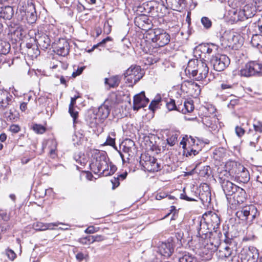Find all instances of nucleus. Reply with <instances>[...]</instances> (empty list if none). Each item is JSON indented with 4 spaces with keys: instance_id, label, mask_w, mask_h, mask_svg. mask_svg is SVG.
Returning <instances> with one entry per match:
<instances>
[{
    "instance_id": "1",
    "label": "nucleus",
    "mask_w": 262,
    "mask_h": 262,
    "mask_svg": "<svg viewBox=\"0 0 262 262\" xmlns=\"http://www.w3.org/2000/svg\"><path fill=\"white\" fill-rule=\"evenodd\" d=\"M186 70L198 81L204 80L209 72V68L204 59L190 60Z\"/></svg>"
},
{
    "instance_id": "2",
    "label": "nucleus",
    "mask_w": 262,
    "mask_h": 262,
    "mask_svg": "<svg viewBox=\"0 0 262 262\" xmlns=\"http://www.w3.org/2000/svg\"><path fill=\"white\" fill-rule=\"evenodd\" d=\"M146 39L156 43L159 47H163L167 45L170 40V35L164 29L155 28L148 30L145 35Z\"/></svg>"
},
{
    "instance_id": "3",
    "label": "nucleus",
    "mask_w": 262,
    "mask_h": 262,
    "mask_svg": "<svg viewBox=\"0 0 262 262\" xmlns=\"http://www.w3.org/2000/svg\"><path fill=\"white\" fill-rule=\"evenodd\" d=\"M108 161L105 152L98 151L95 154L90 164V169L94 173L102 176L101 172L109 168Z\"/></svg>"
},
{
    "instance_id": "4",
    "label": "nucleus",
    "mask_w": 262,
    "mask_h": 262,
    "mask_svg": "<svg viewBox=\"0 0 262 262\" xmlns=\"http://www.w3.org/2000/svg\"><path fill=\"white\" fill-rule=\"evenodd\" d=\"M259 215V212L253 205L246 206L236 212V216L239 220L245 221L251 225L254 220Z\"/></svg>"
},
{
    "instance_id": "5",
    "label": "nucleus",
    "mask_w": 262,
    "mask_h": 262,
    "mask_svg": "<svg viewBox=\"0 0 262 262\" xmlns=\"http://www.w3.org/2000/svg\"><path fill=\"white\" fill-rule=\"evenodd\" d=\"M241 76H262V63L257 61H250L247 63L240 70Z\"/></svg>"
},
{
    "instance_id": "6",
    "label": "nucleus",
    "mask_w": 262,
    "mask_h": 262,
    "mask_svg": "<svg viewBox=\"0 0 262 262\" xmlns=\"http://www.w3.org/2000/svg\"><path fill=\"white\" fill-rule=\"evenodd\" d=\"M202 220L208 226L209 229L214 231L215 235L221 234V231L219 230L220 219L217 214L212 211L205 213L203 214Z\"/></svg>"
},
{
    "instance_id": "7",
    "label": "nucleus",
    "mask_w": 262,
    "mask_h": 262,
    "mask_svg": "<svg viewBox=\"0 0 262 262\" xmlns=\"http://www.w3.org/2000/svg\"><path fill=\"white\" fill-rule=\"evenodd\" d=\"M143 74L140 66H131L124 73L126 82L129 86H133L143 77Z\"/></svg>"
},
{
    "instance_id": "8",
    "label": "nucleus",
    "mask_w": 262,
    "mask_h": 262,
    "mask_svg": "<svg viewBox=\"0 0 262 262\" xmlns=\"http://www.w3.org/2000/svg\"><path fill=\"white\" fill-rule=\"evenodd\" d=\"M117 95L115 93L111 95L104 103L102 104L99 108L96 114L97 116L102 121L105 119L108 116L111 108L115 104L117 103Z\"/></svg>"
},
{
    "instance_id": "9",
    "label": "nucleus",
    "mask_w": 262,
    "mask_h": 262,
    "mask_svg": "<svg viewBox=\"0 0 262 262\" xmlns=\"http://www.w3.org/2000/svg\"><path fill=\"white\" fill-rule=\"evenodd\" d=\"M229 58L224 54H217L212 56L210 59V63L213 69L216 71H224L230 64Z\"/></svg>"
},
{
    "instance_id": "10",
    "label": "nucleus",
    "mask_w": 262,
    "mask_h": 262,
    "mask_svg": "<svg viewBox=\"0 0 262 262\" xmlns=\"http://www.w3.org/2000/svg\"><path fill=\"white\" fill-rule=\"evenodd\" d=\"M256 13L255 7L252 5H246L238 13L234 12V21H244L254 16Z\"/></svg>"
},
{
    "instance_id": "11",
    "label": "nucleus",
    "mask_w": 262,
    "mask_h": 262,
    "mask_svg": "<svg viewBox=\"0 0 262 262\" xmlns=\"http://www.w3.org/2000/svg\"><path fill=\"white\" fill-rule=\"evenodd\" d=\"M140 164L148 171H158L160 169V165L157 162V160L153 157L141 156Z\"/></svg>"
},
{
    "instance_id": "12",
    "label": "nucleus",
    "mask_w": 262,
    "mask_h": 262,
    "mask_svg": "<svg viewBox=\"0 0 262 262\" xmlns=\"http://www.w3.org/2000/svg\"><path fill=\"white\" fill-rule=\"evenodd\" d=\"M258 250L255 248H249L241 252V262H257L258 258Z\"/></svg>"
},
{
    "instance_id": "13",
    "label": "nucleus",
    "mask_w": 262,
    "mask_h": 262,
    "mask_svg": "<svg viewBox=\"0 0 262 262\" xmlns=\"http://www.w3.org/2000/svg\"><path fill=\"white\" fill-rule=\"evenodd\" d=\"M197 236L204 239L219 237V235H215L214 231L209 229V227L205 223L203 222V220L200 221V227L198 229Z\"/></svg>"
},
{
    "instance_id": "14",
    "label": "nucleus",
    "mask_w": 262,
    "mask_h": 262,
    "mask_svg": "<svg viewBox=\"0 0 262 262\" xmlns=\"http://www.w3.org/2000/svg\"><path fill=\"white\" fill-rule=\"evenodd\" d=\"M221 45L223 48L233 47L234 45L241 44L239 42L241 37L239 35H235L233 33H230L228 35L224 34L222 37Z\"/></svg>"
},
{
    "instance_id": "15",
    "label": "nucleus",
    "mask_w": 262,
    "mask_h": 262,
    "mask_svg": "<svg viewBox=\"0 0 262 262\" xmlns=\"http://www.w3.org/2000/svg\"><path fill=\"white\" fill-rule=\"evenodd\" d=\"M219 179L222 189L224 191L227 200H228V196L233 195L235 191H236L237 190V186L230 181L223 179L222 177H220Z\"/></svg>"
},
{
    "instance_id": "16",
    "label": "nucleus",
    "mask_w": 262,
    "mask_h": 262,
    "mask_svg": "<svg viewBox=\"0 0 262 262\" xmlns=\"http://www.w3.org/2000/svg\"><path fill=\"white\" fill-rule=\"evenodd\" d=\"M12 96L6 90H0V108L4 111L7 107L13 105Z\"/></svg>"
},
{
    "instance_id": "17",
    "label": "nucleus",
    "mask_w": 262,
    "mask_h": 262,
    "mask_svg": "<svg viewBox=\"0 0 262 262\" xmlns=\"http://www.w3.org/2000/svg\"><path fill=\"white\" fill-rule=\"evenodd\" d=\"M149 102V99L146 97L144 92H141L134 97L133 109L135 111H138L142 107L146 106Z\"/></svg>"
},
{
    "instance_id": "18",
    "label": "nucleus",
    "mask_w": 262,
    "mask_h": 262,
    "mask_svg": "<svg viewBox=\"0 0 262 262\" xmlns=\"http://www.w3.org/2000/svg\"><path fill=\"white\" fill-rule=\"evenodd\" d=\"M174 251V245L172 242H162L158 246V252L165 257H170Z\"/></svg>"
},
{
    "instance_id": "19",
    "label": "nucleus",
    "mask_w": 262,
    "mask_h": 262,
    "mask_svg": "<svg viewBox=\"0 0 262 262\" xmlns=\"http://www.w3.org/2000/svg\"><path fill=\"white\" fill-rule=\"evenodd\" d=\"M233 242L232 239H226L225 242L229 246H221L220 249L217 251L216 255L219 258L224 259L228 258L231 256L232 250L230 246L231 245Z\"/></svg>"
},
{
    "instance_id": "20",
    "label": "nucleus",
    "mask_w": 262,
    "mask_h": 262,
    "mask_svg": "<svg viewBox=\"0 0 262 262\" xmlns=\"http://www.w3.org/2000/svg\"><path fill=\"white\" fill-rule=\"evenodd\" d=\"M199 199L202 204L206 205L211 202V192L208 184L204 183L199 193Z\"/></svg>"
},
{
    "instance_id": "21",
    "label": "nucleus",
    "mask_w": 262,
    "mask_h": 262,
    "mask_svg": "<svg viewBox=\"0 0 262 262\" xmlns=\"http://www.w3.org/2000/svg\"><path fill=\"white\" fill-rule=\"evenodd\" d=\"M150 21L145 15L136 17L135 24L139 28L143 30H146V32L152 29L150 28Z\"/></svg>"
},
{
    "instance_id": "22",
    "label": "nucleus",
    "mask_w": 262,
    "mask_h": 262,
    "mask_svg": "<svg viewBox=\"0 0 262 262\" xmlns=\"http://www.w3.org/2000/svg\"><path fill=\"white\" fill-rule=\"evenodd\" d=\"M18 10L21 15L34 12L36 9L34 4L32 2L28 1L27 3L25 2H20L18 6Z\"/></svg>"
},
{
    "instance_id": "23",
    "label": "nucleus",
    "mask_w": 262,
    "mask_h": 262,
    "mask_svg": "<svg viewBox=\"0 0 262 262\" xmlns=\"http://www.w3.org/2000/svg\"><path fill=\"white\" fill-rule=\"evenodd\" d=\"M60 224H63L60 222L43 223L37 222L33 224V228L38 231H43L47 229L52 230L54 229V227H57Z\"/></svg>"
},
{
    "instance_id": "24",
    "label": "nucleus",
    "mask_w": 262,
    "mask_h": 262,
    "mask_svg": "<svg viewBox=\"0 0 262 262\" xmlns=\"http://www.w3.org/2000/svg\"><path fill=\"white\" fill-rule=\"evenodd\" d=\"M188 87L189 93L192 97H197L201 93V89L200 86L193 81H188L186 83Z\"/></svg>"
},
{
    "instance_id": "25",
    "label": "nucleus",
    "mask_w": 262,
    "mask_h": 262,
    "mask_svg": "<svg viewBox=\"0 0 262 262\" xmlns=\"http://www.w3.org/2000/svg\"><path fill=\"white\" fill-rule=\"evenodd\" d=\"M168 6L171 9L181 12L185 7V0H166Z\"/></svg>"
},
{
    "instance_id": "26",
    "label": "nucleus",
    "mask_w": 262,
    "mask_h": 262,
    "mask_svg": "<svg viewBox=\"0 0 262 262\" xmlns=\"http://www.w3.org/2000/svg\"><path fill=\"white\" fill-rule=\"evenodd\" d=\"M14 15V10L11 6H7L0 8V17L10 20Z\"/></svg>"
},
{
    "instance_id": "27",
    "label": "nucleus",
    "mask_w": 262,
    "mask_h": 262,
    "mask_svg": "<svg viewBox=\"0 0 262 262\" xmlns=\"http://www.w3.org/2000/svg\"><path fill=\"white\" fill-rule=\"evenodd\" d=\"M61 42L56 47V52L57 54L65 56L69 53V44L67 41L64 39L61 40Z\"/></svg>"
},
{
    "instance_id": "28",
    "label": "nucleus",
    "mask_w": 262,
    "mask_h": 262,
    "mask_svg": "<svg viewBox=\"0 0 262 262\" xmlns=\"http://www.w3.org/2000/svg\"><path fill=\"white\" fill-rule=\"evenodd\" d=\"M6 109L8 110L5 111L3 113L4 117H5L7 120H14L18 118V113L13 106L7 107Z\"/></svg>"
},
{
    "instance_id": "29",
    "label": "nucleus",
    "mask_w": 262,
    "mask_h": 262,
    "mask_svg": "<svg viewBox=\"0 0 262 262\" xmlns=\"http://www.w3.org/2000/svg\"><path fill=\"white\" fill-rule=\"evenodd\" d=\"M233 198L238 203H243L246 199V193L244 189L237 186L236 191L233 194Z\"/></svg>"
},
{
    "instance_id": "30",
    "label": "nucleus",
    "mask_w": 262,
    "mask_h": 262,
    "mask_svg": "<svg viewBox=\"0 0 262 262\" xmlns=\"http://www.w3.org/2000/svg\"><path fill=\"white\" fill-rule=\"evenodd\" d=\"M37 43L41 49L46 50L50 46V39L46 35H43L37 39Z\"/></svg>"
},
{
    "instance_id": "31",
    "label": "nucleus",
    "mask_w": 262,
    "mask_h": 262,
    "mask_svg": "<svg viewBox=\"0 0 262 262\" xmlns=\"http://www.w3.org/2000/svg\"><path fill=\"white\" fill-rule=\"evenodd\" d=\"M237 180L240 182L246 183L250 180V174L248 170L244 167H243L242 171L238 173L237 176Z\"/></svg>"
},
{
    "instance_id": "32",
    "label": "nucleus",
    "mask_w": 262,
    "mask_h": 262,
    "mask_svg": "<svg viewBox=\"0 0 262 262\" xmlns=\"http://www.w3.org/2000/svg\"><path fill=\"white\" fill-rule=\"evenodd\" d=\"M120 82V78L118 76H115L111 77L110 78H105L104 83L105 84H108L110 88L117 87Z\"/></svg>"
},
{
    "instance_id": "33",
    "label": "nucleus",
    "mask_w": 262,
    "mask_h": 262,
    "mask_svg": "<svg viewBox=\"0 0 262 262\" xmlns=\"http://www.w3.org/2000/svg\"><path fill=\"white\" fill-rule=\"evenodd\" d=\"M182 107L181 111L183 114H186L190 113L193 111L194 109V105L192 100L185 101L183 105H180Z\"/></svg>"
},
{
    "instance_id": "34",
    "label": "nucleus",
    "mask_w": 262,
    "mask_h": 262,
    "mask_svg": "<svg viewBox=\"0 0 262 262\" xmlns=\"http://www.w3.org/2000/svg\"><path fill=\"white\" fill-rule=\"evenodd\" d=\"M24 18H25L29 24H33L37 19L36 11L34 12H31V13H26V14H21L20 19L21 20H23Z\"/></svg>"
},
{
    "instance_id": "35",
    "label": "nucleus",
    "mask_w": 262,
    "mask_h": 262,
    "mask_svg": "<svg viewBox=\"0 0 262 262\" xmlns=\"http://www.w3.org/2000/svg\"><path fill=\"white\" fill-rule=\"evenodd\" d=\"M179 262H196L195 259L189 253L185 252L178 257Z\"/></svg>"
},
{
    "instance_id": "36",
    "label": "nucleus",
    "mask_w": 262,
    "mask_h": 262,
    "mask_svg": "<svg viewBox=\"0 0 262 262\" xmlns=\"http://www.w3.org/2000/svg\"><path fill=\"white\" fill-rule=\"evenodd\" d=\"M116 133L115 132L109 133L106 140L104 143L106 145L115 147Z\"/></svg>"
},
{
    "instance_id": "37",
    "label": "nucleus",
    "mask_w": 262,
    "mask_h": 262,
    "mask_svg": "<svg viewBox=\"0 0 262 262\" xmlns=\"http://www.w3.org/2000/svg\"><path fill=\"white\" fill-rule=\"evenodd\" d=\"M10 50V45L8 42L1 41L0 42V53L6 55Z\"/></svg>"
},
{
    "instance_id": "38",
    "label": "nucleus",
    "mask_w": 262,
    "mask_h": 262,
    "mask_svg": "<svg viewBox=\"0 0 262 262\" xmlns=\"http://www.w3.org/2000/svg\"><path fill=\"white\" fill-rule=\"evenodd\" d=\"M161 101V96L159 95H157L155 98L150 102L149 105V109L152 112H154L157 108H158V105Z\"/></svg>"
},
{
    "instance_id": "39",
    "label": "nucleus",
    "mask_w": 262,
    "mask_h": 262,
    "mask_svg": "<svg viewBox=\"0 0 262 262\" xmlns=\"http://www.w3.org/2000/svg\"><path fill=\"white\" fill-rule=\"evenodd\" d=\"M260 34H254L253 35L251 40V43L253 47L258 48L259 47H262L261 41L262 40L260 38Z\"/></svg>"
},
{
    "instance_id": "40",
    "label": "nucleus",
    "mask_w": 262,
    "mask_h": 262,
    "mask_svg": "<svg viewBox=\"0 0 262 262\" xmlns=\"http://www.w3.org/2000/svg\"><path fill=\"white\" fill-rule=\"evenodd\" d=\"M166 107L169 111L177 110L180 112L182 107L180 105L177 106L175 101L173 99H170V100L166 102Z\"/></svg>"
},
{
    "instance_id": "41",
    "label": "nucleus",
    "mask_w": 262,
    "mask_h": 262,
    "mask_svg": "<svg viewBox=\"0 0 262 262\" xmlns=\"http://www.w3.org/2000/svg\"><path fill=\"white\" fill-rule=\"evenodd\" d=\"M102 122L103 121L96 114H94L91 117L89 125L91 128L96 127L98 124Z\"/></svg>"
},
{
    "instance_id": "42",
    "label": "nucleus",
    "mask_w": 262,
    "mask_h": 262,
    "mask_svg": "<svg viewBox=\"0 0 262 262\" xmlns=\"http://www.w3.org/2000/svg\"><path fill=\"white\" fill-rule=\"evenodd\" d=\"M14 35H16L19 39H23L26 35V31L23 27L19 26L15 30Z\"/></svg>"
},
{
    "instance_id": "43",
    "label": "nucleus",
    "mask_w": 262,
    "mask_h": 262,
    "mask_svg": "<svg viewBox=\"0 0 262 262\" xmlns=\"http://www.w3.org/2000/svg\"><path fill=\"white\" fill-rule=\"evenodd\" d=\"M250 137L251 135H252V137L251 138V141H250L249 144L251 146H255L256 143H257L258 141L259 138L260 137V135H258L256 133H253V132H250L248 133Z\"/></svg>"
},
{
    "instance_id": "44",
    "label": "nucleus",
    "mask_w": 262,
    "mask_h": 262,
    "mask_svg": "<svg viewBox=\"0 0 262 262\" xmlns=\"http://www.w3.org/2000/svg\"><path fill=\"white\" fill-rule=\"evenodd\" d=\"M110 167V169H108V168H106L105 171H104V172H101L102 176L106 177L108 176L112 175L117 170V167L115 165L112 164L111 163Z\"/></svg>"
},
{
    "instance_id": "45",
    "label": "nucleus",
    "mask_w": 262,
    "mask_h": 262,
    "mask_svg": "<svg viewBox=\"0 0 262 262\" xmlns=\"http://www.w3.org/2000/svg\"><path fill=\"white\" fill-rule=\"evenodd\" d=\"M32 129L37 134H41L46 131V128L43 126L37 124H33Z\"/></svg>"
},
{
    "instance_id": "46",
    "label": "nucleus",
    "mask_w": 262,
    "mask_h": 262,
    "mask_svg": "<svg viewBox=\"0 0 262 262\" xmlns=\"http://www.w3.org/2000/svg\"><path fill=\"white\" fill-rule=\"evenodd\" d=\"M92 239L93 237L92 235H88L79 238L78 242L82 245H90L93 243Z\"/></svg>"
},
{
    "instance_id": "47",
    "label": "nucleus",
    "mask_w": 262,
    "mask_h": 262,
    "mask_svg": "<svg viewBox=\"0 0 262 262\" xmlns=\"http://www.w3.org/2000/svg\"><path fill=\"white\" fill-rule=\"evenodd\" d=\"M201 21L204 27L207 29L211 28L212 26L211 20L207 17H203Z\"/></svg>"
},
{
    "instance_id": "48",
    "label": "nucleus",
    "mask_w": 262,
    "mask_h": 262,
    "mask_svg": "<svg viewBox=\"0 0 262 262\" xmlns=\"http://www.w3.org/2000/svg\"><path fill=\"white\" fill-rule=\"evenodd\" d=\"M69 113H70L71 116L73 119V124H75L77 123L76 119L78 116V112L76 111L74 107H69Z\"/></svg>"
},
{
    "instance_id": "49",
    "label": "nucleus",
    "mask_w": 262,
    "mask_h": 262,
    "mask_svg": "<svg viewBox=\"0 0 262 262\" xmlns=\"http://www.w3.org/2000/svg\"><path fill=\"white\" fill-rule=\"evenodd\" d=\"M178 136L177 135H172L167 139L168 144L170 146H173L177 142Z\"/></svg>"
},
{
    "instance_id": "50",
    "label": "nucleus",
    "mask_w": 262,
    "mask_h": 262,
    "mask_svg": "<svg viewBox=\"0 0 262 262\" xmlns=\"http://www.w3.org/2000/svg\"><path fill=\"white\" fill-rule=\"evenodd\" d=\"M233 86V85L228 83H223L221 85L222 90L227 91L229 93L230 92V91L232 89Z\"/></svg>"
},
{
    "instance_id": "51",
    "label": "nucleus",
    "mask_w": 262,
    "mask_h": 262,
    "mask_svg": "<svg viewBox=\"0 0 262 262\" xmlns=\"http://www.w3.org/2000/svg\"><path fill=\"white\" fill-rule=\"evenodd\" d=\"M85 136V133L83 129H80L77 132H75V137L79 139V141L83 140Z\"/></svg>"
},
{
    "instance_id": "52",
    "label": "nucleus",
    "mask_w": 262,
    "mask_h": 262,
    "mask_svg": "<svg viewBox=\"0 0 262 262\" xmlns=\"http://www.w3.org/2000/svg\"><path fill=\"white\" fill-rule=\"evenodd\" d=\"M123 145L129 147V148H132L135 149L134 146L135 145L134 142L129 139H126L123 143Z\"/></svg>"
},
{
    "instance_id": "53",
    "label": "nucleus",
    "mask_w": 262,
    "mask_h": 262,
    "mask_svg": "<svg viewBox=\"0 0 262 262\" xmlns=\"http://www.w3.org/2000/svg\"><path fill=\"white\" fill-rule=\"evenodd\" d=\"M111 181L113 185V189H115L120 185L119 177H114Z\"/></svg>"
},
{
    "instance_id": "54",
    "label": "nucleus",
    "mask_w": 262,
    "mask_h": 262,
    "mask_svg": "<svg viewBox=\"0 0 262 262\" xmlns=\"http://www.w3.org/2000/svg\"><path fill=\"white\" fill-rule=\"evenodd\" d=\"M253 127L254 131L255 132V133H262V127L259 125V121H257L255 123L253 124Z\"/></svg>"
},
{
    "instance_id": "55",
    "label": "nucleus",
    "mask_w": 262,
    "mask_h": 262,
    "mask_svg": "<svg viewBox=\"0 0 262 262\" xmlns=\"http://www.w3.org/2000/svg\"><path fill=\"white\" fill-rule=\"evenodd\" d=\"M200 150H197L196 149H194L193 147L190 149V150H188L186 152V157H188L189 156L194 155L195 156L197 154H199V151Z\"/></svg>"
},
{
    "instance_id": "56",
    "label": "nucleus",
    "mask_w": 262,
    "mask_h": 262,
    "mask_svg": "<svg viewBox=\"0 0 262 262\" xmlns=\"http://www.w3.org/2000/svg\"><path fill=\"white\" fill-rule=\"evenodd\" d=\"M111 40V38L110 37H107L106 38L103 39L101 41L98 43L97 45H94L93 47V49L96 48L100 46H103L104 44L109 40Z\"/></svg>"
},
{
    "instance_id": "57",
    "label": "nucleus",
    "mask_w": 262,
    "mask_h": 262,
    "mask_svg": "<svg viewBox=\"0 0 262 262\" xmlns=\"http://www.w3.org/2000/svg\"><path fill=\"white\" fill-rule=\"evenodd\" d=\"M6 254L8 258L12 260H14L16 257V254L11 249H9L6 251Z\"/></svg>"
},
{
    "instance_id": "58",
    "label": "nucleus",
    "mask_w": 262,
    "mask_h": 262,
    "mask_svg": "<svg viewBox=\"0 0 262 262\" xmlns=\"http://www.w3.org/2000/svg\"><path fill=\"white\" fill-rule=\"evenodd\" d=\"M93 237V243L95 242H101L103 241L105 238L101 235H92Z\"/></svg>"
},
{
    "instance_id": "59",
    "label": "nucleus",
    "mask_w": 262,
    "mask_h": 262,
    "mask_svg": "<svg viewBox=\"0 0 262 262\" xmlns=\"http://www.w3.org/2000/svg\"><path fill=\"white\" fill-rule=\"evenodd\" d=\"M10 130L13 133H17L20 130V127L18 125L13 124L10 127Z\"/></svg>"
},
{
    "instance_id": "60",
    "label": "nucleus",
    "mask_w": 262,
    "mask_h": 262,
    "mask_svg": "<svg viewBox=\"0 0 262 262\" xmlns=\"http://www.w3.org/2000/svg\"><path fill=\"white\" fill-rule=\"evenodd\" d=\"M235 133L238 137H241L244 134L245 130L241 127L236 126L235 127Z\"/></svg>"
},
{
    "instance_id": "61",
    "label": "nucleus",
    "mask_w": 262,
    "mask_h": 262,
    "mask_svg": "<svg viewBox=\"0 0 262 262\" xmlns=\"http://www.w3.org/2000/svg\"><path fill=\"white\" fill-rule=\"evenodd\" d=\"M180 198L187 201H197V200L188 197L184 192L181 194Z\"/></svg>"
},
{
    "instance_id": "62",
    "label": "nucleus",
    "mask_w": 262,
    "mask_h": 262,
    "mask_svg": "<svg viewBox=\"0 0 262 262\" xmlns=\"http://www.w3.org/2000/svg\"><path fill=\"white\" fill-rule=\"evenodd\" d=\"M111 31V26L109 25L108 23L105 22L104 25V32L108 34Z\"/></svg>"
},
{
    "instance_id": "63",
    "label": "nucleus",
    "mask_w": 262,
    "mask_h": 262,
    "mask_svg": "<svg viewBox=\"0 0 262 262\" xmlns=\"http://www.w3.org/2000/svg\"><path fill=\"white\" fill-rule=\"evenodd\" d=\"M96 232L95 227L92 226H89L85 230V232L86 233L91 234Z\"/></svg>"
},
{
    "instance_id": "64",
    "label": "nucleus",
    "mask_w": 262,
    "mask_h": 262,
    "mask_svg": "<svg viewBox=\"0 0 262 262\" xmlns=\"http://www.w3.org/2000/svg\"><path fill=\"white\" fill-rule=\"evenodd\" d=\"M76 258L78 261L80 262L85 258V256L82 252H78L76 255Z\"/></svg>"
}]
</instances>
